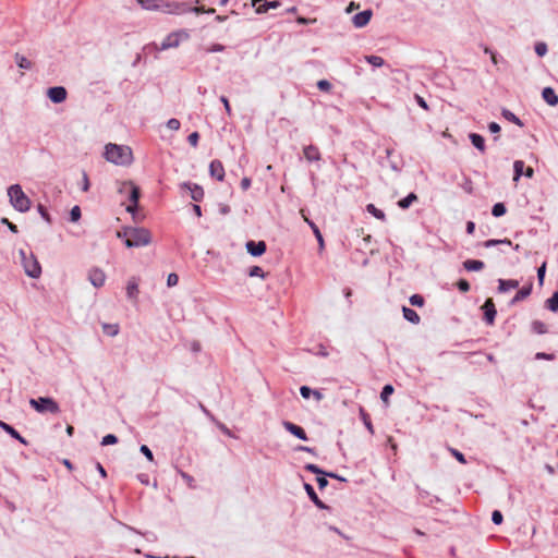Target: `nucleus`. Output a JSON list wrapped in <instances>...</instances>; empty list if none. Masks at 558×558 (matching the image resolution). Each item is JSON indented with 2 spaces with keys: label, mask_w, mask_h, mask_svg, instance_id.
<instances>
[{
  "label": "nucleus",
  "mask_w": 558,
  "mask_h": 558,
  "mask_svg": "<svg viewBox=\"0 0 558 558\" xmlns=\"http://www.w3.org/2000/svg\"><path fill=\"white\" fill-rule=\"evenodd\" d=\"M542 96L549 106H556L558 104V96L551 87H545L542 92Z\"/></svg>",
  "instance_id": "nucleus-21"
},
{
  "label": "nucleus",
  "mask_w": 558,
  "mask_h": 558,
  "mask_svg": "<svg viewBox=\"0 0 558 558\" xmlns=\"http://www.w3.org/2000/svg\"><path fill=\"white\" fill-rule=\"evenodd\" d=\"M138 293H140V290H138V280L136 278H131L129 281H128V284H126V296L128 299H130L131 301H134L136 302L137 301V298H138Z\"/></svg>",
  "instance_id": "nucleus-19"
},
{
  "label": "nucleus",
  "mask_w": 558,
  "mask_h": 558,
  "mask_svg": "<svg viewBox=\"0 0 558 558\" xmlns=\"http://www.w3.org/2000/svg\"><path fill=\"white\" fill-rule=\"evenodd\" d=\"M415 100L421 108L428 110V105L422 96L415 95Z\"/></svg>",
  "instance_id": "nucleus-59"
},
{
  "label": "nucleus",
  "mask_w": 558,
  "mask_h": 558,
  "mask_svg": "<svg viewBox=\"0 0 558 558\" xmlns=\"http://www.w3.org/2000/svg\"><path fill=\"white\" fill-rule=\"evenodd\" d=\"M504 117H505L507 120H509V121H511V122H513V123L518 124L519 126H522V125H523V123L521 122V120H520L515 114H513L511 111H509V110H505V111H504Z\"/></svg>",
  "instance_id": "nucleus-41"
},
{
  "label": "nucleus",
  "mask_w": 558,
  "mask_h": 558,
  "mask_svg": "<svg viewBox=\"0 0 558 558\" xmlns=\"http://www.w3.org/2000/svg\"><path fill=\"white\" fill-rule=\"evenodd\" d=\"M519 282L517 280H500L499 281V290L500 291H508L511 289L518 288Z\"/></svg>",
  "instance_id": "nucleus-30"
},
{
  "label": "nucleus",
  "mask_w": 558,
  "mask_h": 558,
  "mask_svg": "<svg viewBox=\"0 0 558 558\" xmlns=\"http://www.w3.org/2000/svg\"><path fill=\"white\" fill-rule=\"evenodd\" d=\"M514 175L513 181H518L521 175H525L526 178H532L534 174V170L532 167H525L524 161L517 160L513 165Z\"/></svg>",
  "instance_id": "nucleus-8"
},
{
  "label": "nucleus",
  "mask_w": 558,
  "mask_h": 558,
  "mask_svg": "<svg viewBox=\"0 0 558 558\" xmlns=\"http://www.w3.org/2000/svg\"><path fill=\"white\" fill-rule=\"evenodd\" d=\"M470 140H471L472 144L477 149H480L481 151H484V149H485V138L482 135L476 134V133H471L470 134Z\"/></svg>",
  "instance_id": "nucleus-27"
},
{
  "label": "nucleus",
  "mask_w": 558,
  "mask_h": 558,
  "mask_svg": "<svg viewBox=\"0 0 558 558\" xmlns=\"http://www.w3.org/2000/svg\"><path fill=\"white\" fill-rule=\"evenodd\" d=\"M547 306L553 312L558 311V292H555L551 298L547 300Z\"/></svg>",
  "instance_id": "nucleus-35"
},
{
  "label": "nucleus",
  "mask_w": 558,
  "mask_h": 558,
  "mask_svg": "<svg viewBox=\"0 0 558 558\" xmlns=\"http://www.w3.org/2000/svg\"><path fill=\"white\" fill-rule=\"evenodd\" d=\"M305 221L308 223V226L313 230V233L315 234V238L317 239V242L319 244V248L323 250L325 246V243H324V239H323L319 228L307 218L305 219Z\"/></svg>",
  "instance_id": "nucleus-26"
},
{
  "label": "nucleus",
  "mask_w": 558,
  "mask_h": 558,
  "mask_svg": "<svg viewBox=\"0 0 558 558\" xmlns=\"http://www.w3.org/2000/svg\"><path fill=\"white\" fill-rule=\"evenodd\" d=\"M282 426L287 432H289L296 438H299L301 440H307V435L301 426H299L290 421H283Z\"/></svg>",
  "instance_id": "nucleus-10"
},
{
  "label": "nucleus",
  "mask_w": 558,
  "mask_h": 558,
  "mask_svg": "<svg viewBox=\"0 0 558 558\" xmlns=\"http://www.w3.org/2000/svg\"><path fill=\"white\" fill-rule=\"evenodd\" d=\"M372 15H373L372 10H364L362 12L356 13L352 17L353 25L356 28H362V27L366 26L369 23Z\"/></svg>",
  "instance_id": "nucleus-12"
},
{
  "label": "nucleus",
  "mask_w": 558,
  "mask_h": 558,
  "mask_svg": "<svg viewBox=\"0 0 558 558\" xmlns=\"http://www.w3.org/2000/svg\"><path fill=\"white\" fill-rule=\"evenodd\" d=\"M366 210H367V213H369L371 215H373L375 218H377L379 220L386 219L385 213L383 210L378 209L374 204H368L366 206Z\"/></svg>",
  "instance_id": "nucleus-29"
},
{
  "label": "nucleus",
  "mask_w": 558,
  "mask_h": 558,
  "mask_svg": "<svg viewBox=\"0 0 558 558\" xmlns=\"http://www.w3.org/2000/svg\"><path fill=\"white\" fill-rule=\"evenodd\" d=\"M328 476H325V475H318L316 477V482H317V485L320 489H324L325 487L328 486V480H327Z\"/></svg>",
  "instance_id": "nucleus-52"
},
{
  "label": "nucleus",
  "mask_w": 558,
  "mask_h": 558,
  "mask_svg": "<svg viewBox=\"0 0 558 558\" xmlns=\"http://www.w3.org/2000/svg\"><path fill=\"white\" fill-rule=\"evenodd\" d=\"M417 199V196L415 193H410L409 195H407L404 198L400 199L398 202V206L402 209H407L409 208L413 202H415Z\"/></svg>",
  "instance_id": "nucleus-28"
},
{
  "label": "nucleus",
  "mask_w": 558,
  "mask_h": 558,
  "mask_svg": "<svg viewBox=\"0 0 558 558\" xmlns=\"http://www.w3.org/2000/svg\"><path fill=\"white\" fill-rule=\"evenodd\" d=\"M183 189H187L191 194V198L195 202H201L204 197V190L201 185L191 182H184L181 185Z\"/></svg>",
  "instance_id": "nucleus-13"
},
{
  "label": "nucleus",
  "mask_w": 558,
  "mask_h": 558,
  "mask_svg": "<svg viewBox=\"0 0 558 558\" xmlns=\"http://www.w3.org/2000/svg\"><path fill=\"white\" fill-rule=\"evenodd\" d=\"M19 254L21 256V262L25 274L34 279L39 278L41 275V267L34 254H27L24 250H20Z\"/></svg>",
  "instance_id": "nucleus-4"
},
{
  "label": "nucleus",
  "mask_w": 558,
  "mask_h": 558,
  "mask_svg": "<svg viewBox=\"0 0 558 558\" xmlns=\"http://www.w3.org/2000/svg\"><path fill=\"white\" fill-rule=\"evenodd\" d=\"M118 236L125 238V245L128 247H141L150 243V232L144 228H128L122 232H118Z\"/></svg>",
  "instance_id": "nucleus-2"
},
{
  "label": "nucleus",
  "mask_w": 558,
  "mask_h": 558,
  "mask_svg": "<svg viewBox=\"0 0 558 558\" xmlns=\"http://www.w3.org/2000/svg\"><path fill=\"white\" fill-rule=\"evenodd\" d=\"M245 248L248 254H251L254 257H257L266 252V243L264 241H247L245 244Z\"/></svg>",
  "instance_id": "nucleus-11"
},
{
  "label": "nucleus",
  "mask_w": 558,
  "mask_h": 558,
  "mask_svg": "<svg viewBox=\"0 0 558 558\" xmlns=\"http://www.w3.org/2000/svg\"><path fill=\"white\" fill-rule=\"evenodd\" d=\"M104 331L111 337H114L119 333V326L118 325H111V324H105L102 326Z\"/></svg>",
  "instance_id": "nucleus-36"
},
{
  "label": "nucleus",
  "mask_w": 558,
  "mask_h": 558,
  "mask_svg": "<svg viewBox=\"0 0 558 558\" xmlns=\"http://www.w3.org/2000/svg\"><path fill=\"white\" fill-rule=\"evenodd\" d=\"M317 87L322 92H329L331 89L332 85L327 80H320L317 82Z\"/></svg>",
  "instance_id": "nucleus-43"
},
{
  "label": "nucleus",
  "mask_w": 558,
  "mask_h": 558,
  "mask_svg": "<svg viewBox=\"0 0 558 558\" xmlns=\"http://www.w3.org/2000/svg\"><path fill=\"white\" fill-rule=\"evenodd\" d=\"M8 196L15 210L25 213L31 208V199L23 192L20 184H13L8 189Z\"/></svg>",
  "instance_id": "nucleus-3"
},
{
  "label": "nucleus",
  "mask_w": 558,
  "mask_h": 558,
  "mask_svg": "<svg viewBox=\"0 0 558 558\" xmlns=\"http://www.w3.org/2000/svg\"><path fill=\"white\" fill-rule=\"evenodd\" d=\"M402 313H403L404 319H407L408 322H410L412 324H418L421 320L420 315L414 310H412L410 307L403 306Z\"/></svg>",
  "instance_id": "nucleus-23"
},
{
  "label": "nucleus",
  "mask_w": 558,
  "mask_h": 558,
  "mask_svg": "<svg viewBox=\"0 0 558 558\" xmlns=\"http://www.w3.org/2000/svg\"><path fill=\"white\" fill-rule=\"evenodd\" d=\"M410 303L413 305V306H423L424 305V299L422 295L420 294H413L410 296Z\"/></svg>",
  "instance_id": "nucleus-42"
},
{
  "label": "nucleus",
  "mask_w": 558,
  "mask_h": 558,
  "mask_svg": "<svg viewBox=\"0 0 558 558\" xmlns=\"http://www.w3.org/2000/svg\"><path fill=\"white\" fill-rule=\"evenodd\" d=\"M492 520L495 524H500L502 522V514L500 511L498 510H495L493 513H492Z\"/></svg>",
  "instance_id": "nucleus-56"
},
{
  "label": "nucleus",
  "mask_w": 558,
  "mask_h": 558,
  "mask_svg": "<svg viewBox=\"0 0 558 558\" xmlns=\"http://www.w3.org/2000/svg\"><path fill=\"white\" fill-rule=\"evenodd\" d=\"M37 210L44 220H46L48 223L51 222L50 215L48 214L47 209L41 204H39L37 206Z\"/></svg>",
  "instance_id": "nucleus-45"
},
{
  "label": "nucleus",
  "mask_w": 558,
  "mask_h": 558,
  "mask_svg": "<svg viewBox=\"0 0 558 558\" xmlns=\"http://www.w3.org/2000/svg\"><path fill=\"white\" fill-rule=\"evenodd\" d=\"M209 174L215 178L217 181H223L225 179V168L220 160L215 159L209 165Z\"/></svg>",
  "instance_id": "nucleus-15"
},
{
  "label": "nucleus",
  "mask_w": 558,
  "mask_h": 558,
  "mask_svg": "<svg viewBox=\"0 0 558 558\" xmlns=\"http://www.w3.org/2000/svg\"><path fill=\"white\" fill-rule=\"evenodd\" d=\"M1 221H2V223H5V225L8 226V228H9L12 232H14V233H16V232H17V227H16V225H14V223L10 222L7 218H2V220H1Z\"/></svg>",
  "instance_id": "nucleus-64"
},
{
  "label": "nucleus",
  "mask_w": 558,
  "mask_h": 558,
  "mask_svg": "<svg viewBox=\"0 0 558 558\" xmlns=\"http://www.w3.org/2000/svg\"><path fill=\"white\" fill-rule=\"evenodd\" d=\"M304 158L308 162L319 161L322 159L320 151L315 145H307L303 148Z\"/></svg>",
  "instance_id": "nucleus-17"
},
{
  "label": "nucleus",
  "mask_w": 558,
  "mask_h": 558,
  "mask_svg": "<svg viewBox=\"0 0 558 558\" xmlns=\"http://www.w3.org/2000/svg\"><path fill=\"white\" fill-rule=\"evenodd\" d=\"M178 281H179V277L177 274L172 272V274H169L168 275V278H167V284L168 287H174L178 284Z\"/></svg>",
  "instance_id": "nucleus-50"
},
{
  "label": "nucleus",
  "mask_w": 558,
  "mask_h": 558,
  "mask_svg": "<svg viewBox=\"0 0 558 558\" xmlns=\"http://www.w3.org/2000/svg\"><path fill=\"white\" fill-rule=\"evenodd\" d=\"M531 291H532V284H530L529 287H523L522 289H520L517 292V294L514 295L512 301L518 302V301L525 299L526 296L530 295Z\"/></svg>",
  "instance_id": "nucleus-33"
},
{
  "label": "nucleus",
  "mask_w": 558,
  "mask_h": 558,
  "mask_svg": "<svg viewBox=\"0 0 558 558\" xmlns=\"http://www.w3.org/2000/svg\"><path fill=\"white\" fill-rule=\"evenodd\" d=\"M14 60H15V63L16 65L20 68V69H23V70H31L32 66H33V63L31 60H28L26 57L20 54V53H15L14 56Z\"/></svg>",
  "instance_id": "nucleus-25"
},
{
  "label": "nucleus",
  "mask_w": 558,
  "mask_h": 558,
  "mask_svg": "<svg viewBox=\"0 0 558 558\" xmlns=\"http://www.w3.org/2000/svg\"><path fill=\"white\" fill-rule=\"evenodd\" d=\"M167 8H168V12L177 13V14L189 12V11H194L196 13L201 12L199 8H196V7L192 8V7H189L185 3H177V2H174V3H171V4H167Z\"/></svg>",
  "instance_id": "nucleus-18"
},
{
  "label": "nucleus",
  "mask_w": 558,
  "mask_h": 558,
  "mask_svg": "<svg viewBox=\"0 0 558 558\" xmlns=\"http://www.w3.org/2000/svg\"><path fill=\"white\" fill-rule=\"evenodd\" d=\"M81 218V208L78 206H74L70 211V220L72 222H76Z\"/></svg>",
  "instance_id": "nucleus-44"
},
{
  "label": "nucleus",
  "mask_w": 558,
  "mask_h": 558,
  "mask_svg": "<svg viewBox=\"0 0 558 558\" xmlns=\"http://www.w3.org/2000/svg\"><path fill=\"white\" fill-rule=\"evenodd\" d=\"M104 156L107 161L117 166H129L133 161L132 149L126 145L109 143L105 146Z\"/></svg>",
  "instance_id": "nucleus-1"
},
{
  "label": "nucleus",
  "mask_w": 558,
  "mask_h": 558,
  "mask_svg": "<svg viewBox=\"0 0 558 558\" xmlns=\"http://www.w3.org/2000/svg\"><path fill=\"white\" fill-rule=\"evenodd\" d=\"M66 89L63 86L48 88L47 96L53 104H61L66 99Z\"/></svg>",
  "instance_id": "nucleus-7"
},
{
  "label": "nucleus",
  "mask_w": 558,
  "mask_h": 558,
  "mask_svg": "<svg viewBox=\"0 0 558 558\" xmlns=\"http://www.w3.org/2000/svg\"><path fill=\"white\" fill-rule=\"evenodd\" d=\"M220 101L223 104L225 109H226V112H227L229 116H231V107H230V105H229V100H228V98H227L226 96H221V97H220Z\"/></svg>",
  "instance_id": "nucleus-63"
},
{
  "label": "nucleus",
  "mask_w": 558,
  "mask_h": 558,
  "mask_svg": "<svg viewBox=\"0 0 558 558\" xmlns=\"http://www.w3.org/2000/svg\"><path fill=\"white\" fill-rule=\"evenodd\" d=\"M117 442H118V438L113 434H108V435L104 436L102 439H101V445L102 446L114 445Z\"/></svg>",
  "instance_id": "nucleus-39"
},
{
  "label": "nucleus",
  "mask_w": 558,
  "mask_h": 558,
  "mask_svg": "<svg viewBox=\"0 0 558 558\" xmlns=\"http://www.w3.org/2000/svg\"><path fill=\"white\" fill-rule=\"evenodd\" d=\"M451 454L462 464L466 463L464 454L454 448H449Z\"/></svg>",
  "instance_id": "nucleus-46"
},
{
  "label": "nucleus",
  "mask_w": 558,
  "mask_h": 558,
  "mask_svg": "<svg viewBox=\"0 0 558 558\" xmlns=\"http://www.w3.org/2000/svg\"><path fill=\"white\" fill-rule=\"evenodd\" d=\"M532 329H533V331H535L536 333H539V335L547 332V326L543 322H539V320L533 322Z\"/></svg>",
  "instance_id": "nucleus-34"
},
{
  "label": "nucleus",
  "mask_w": 558,
  "mask_h": 558,
  "mask_svg": "<svg viewBox=\"0 0 558 558\" xmlns=\"http://www.w3.org/2000/svg\"><path fill=\"white\" fill-rule=\"evenodd\" d=\"M304 489L310 497V499L314 502V505L319 509H327L328 507L318 498L317 494L315 493L313 486L311 484L305 483Z\"/></svg>",
  "instance_id": "nucleus-20"
},
{
  "label": "nucleus",
  "mask_w": 558,
  "mask_h": 558,
  "mask_svg": "<svg viewBox=\"0 0 558 558\" xmlns=\"http://www.w3.org/2000/svg\"><path fill=\"white\" fill-rule=\"evenodd\" d=\"M313 389L307 386H302L300 388V393L304 399H308L312 396Z\"/></svg>",
  "instance_id": "nucleus-55"
},
{
  "label": "nucleus",
  "mask_w": 558,
  "mask_h": 558,
  "mask_svg": "<svg viewBox=\"0 0 558 558\" xmlns=\"http://www.w3.org/2000/svg\"><path fill=\"white\" fill-rule=\"evenodd\" d=\"M248 276L265 278L266 274L264 272L263 268H260L259 266H253L248 271Z\"/></svg>",
  "instance_id": "nucleus-40"
},
{
  "label": "nucleus",
  "mask_w": 558,
  "mask_h": 558,
  "mask_svg": "<svg viewBox=\"0 0 558 558\" xmlns=\"http://www.w3.org/2000/svg\"><path fill=\"white\" fill-rule=\"evenodd\" d=\"M304 469L311 473H314V474H317V475H325V476H328V477H331V478H336V480H339V481H347L344 477L336 474V473H332V472H325L323 471L318 465L316 464H313V463H307Z\"/></svg>",
  "instance_id": "nucleus-16"
},
{
  "label": "nucleus",
  "mask_w": 558,
  "mask_h": 558,
  "mask_svg": "<svg viewBox=\"0 0 558 558\" xmlns=\"http://www.w3.org/2000/svg\"><path fill=\"white\" fill-rule=\"evenodd\" d=\"M535 359L536 360H548V361H551V360L555 359V356H554V354L538 352V353L535 354Z\"/></svg>",
  "instance_id": "nucleus-58"
},
{
  "label": "nucleus",
  "mask_w": 558,
  "mask_h": 558,
  "mask_svg": "<svg viewBox=\"0 0 558 558\" xmlns=\"http://www.w3.org/2000/svg\"><path fill=\"white\" fill-rule=\"evenodd\" d=\"M464 268L468 271H477L484 268L485 264L477 259H468L463 263Z\"/></svg>",
  "instance_id": "nucleus-24"
},
{
  "label": "nucleus",
  "mask_w": 558,
  "mask_h": 558,
  "mask_svg": "<svg viewBox=\"0 0 558 558\" xmlns=\"http://www.w3.org/2000/svg\"><path fill=\"white\" fill-rule=\"evenodd\" d=\"M223 50H225V46H222L220 44H214L213 46L207 48L208 52H221Z\"/></svg>",
  "instance_id": "nucleus-60"
},
{
  "label": "nucleus",
  "mask_w": 558,
  "mask_h": 558,
  "mask_svg": "<svg viewBox=\"0 0 558 558\" xmlns=\"http://www.w3.org/2000/svg\"><path fill=\"white\" fill-rule=\"evenodd\" d=\"M545 270H546V263H544L537 270V277H538V280H539V283L542 284L543 283V280H544V276H545Z\"/></svg>",
  "instance_id": "nucleus-61"
},
{
  "label": "nucleus",
  "mask_w": 558,
  "mask_h": 558,
  "mask_svg": "<svg viewBox=\"0 0 558 558\" xmlns=\"http://www.w3.org/2000/svg\"><path fill=\"white\" fill-rule=\"evenodd\" d=\"M199 134L197 132H193L187 136V142L191 146L196 147L198 144Z\"/></svg>",
  "instance_id": "nucleus-49"
},
{
  "label": "nucleus",
  "mask_w": 558,
  "mask_h": 558,
  "mask_svg": "<svg viewBox=\"0 0 558 558\" xmlns=\"http://www.w3.org/2000/svg\"><path fill=\"white\" fill-rule=\"evenodd\" d=\"M29 404L39 413L49 412L56 414L59 413L60 411L59 404L52 398L49 397H39L37 399H31Z\"/></svg>",
  "instance_id": "nucleus-6"
},
{
  "label": "nucleus",
  "mask_w": 558,
  "mask_h": 558,
  "mask_svg": "<svg viewBox=\"0 0 558 558\" xmlns=\"http://www.w3.org/2000/svg\"><path fill=\"white\" fill-rule=\"evenodd\" d=\"M492 214L495 217H500L506 214V206L502 203H497L493 206Z\"/></svg>",
  "instance_id": "nucleus-37"
},
{
  "label": "nucleus",
  "mask_w": 558,
  "mask_h": 558,
  "mask_svg": "<svg viewBox=\"0 0 558 558\" xmlns=\"http://www.w3.org/2000/svg\"><path fill=\"white\" fill-rule=\"evenodd\" d=\"M180 44V34L179 33H171L169 34L157 47L158 50H167L170 48H175Z\"/></svg>",
  "instance_id": "nucleus-14"
},
{
  "label": "nucleus",
  "mask_w": 558,
  "mask_h": 558,
  "mask_svg": "<svg viewBox=\"0 0 558 558\" xmlns=\"http://www.w3.org/2000/svg\"><path fill=\"white\" fill-rule=\"evenodd\" d=\"M393 392V387L391 385H386L384 386L381 392H380V398L384 402H387L388 401V398L392 395Z\"/></svg>",
  "instance_id": "nucleus-38"
},
{
  "label": "nucleus",
  "mask_w": 558,
  "mask_h": 558,
  "mask_svg": "<svg viewBox=\"0 0 558 558\" xmlns=\"http://www.w3.org/2000/svg\"><path fill=\"white\" fill-rule=\"evenodd\" d=\"M252 7L255 8V12L257 14H263L268 11L267 4L265 0H252Z\"/></svg>",
  "instance_id": "nucleus-31"
},
{
  "label": "nucleus",
  "mask_w": 558,
  "mask_h": 558,
  "mask_svg": "<svg viewBox=\"0 0 558 558\" xmlns=\"http://www.w3.org/2000/svg\"><path fill=\"white\" fill-rule=\"evenodd\" d=\"M88 280L95 288H100L105 284L106 275L100 268H92L88 271Z\"/></svg>",
  "instance_id": "nucleus-9"
},
{
  "label": "nucleus",
  "mask_w": 558,
  "mask_h": 558,
  "mask_svg": "<svg viewBox=\"0 0 558 558\" xmlns=\"http://www.w3.org/2000/svg\"><path fill=\"white\" fill-rule=\"evenodd\" d=\"M180 126H181V123L175 118H171L167 122V128L172 130V131H178L180 129Z\"/></svg>",
  "instance_id": "nucleus-47"
},
{
  "label": "nucleus",
  "mask_w": 558,
  "mask_h": 558,
  "mask_svg": "<svg viewBox=\"0 0 558 558\" xmlns=\"http://www.w3.org/2000/svg\"><path fill=\"white\" fill-rule=\"evenodd\" d=\"M458 289L461 292H468L470 290V283L466 280L461 279L458 281Z\"/></svg>",
  "instance_id": "nucleus-54"
},
{
  "label": "nucleus",
  "mask_w": 558,
  "mask_h": 558,
  "mask_svg": "<svg viewBox=\"0 0 558 558\" xmlns=\"http://www.w3.org/2000/svg\"><path fill=\"white\" fill-rule=\"evenodd\" d=\"M365 60L367 63H369L371 65L376 66V68L383 66L385 64V60L379 56H374V54L366 56Z\"/></svg>",
  "instance_id": "nucleus-32"
},
{
  "label": "nucleus",
  "mask_w": 558,
  "mask_h": 558,
  "mask_svg": "<svg viewBox=\"0 0 558 558\" xmlns=\"http://www.w3.org/2000/svg\"><path fill=\"white\" fill-rule=\"evenodd\" d=\"M0 427L14 439H17L22 444H26L24 437H22L21 434L13 426L0 421Z\"/></svg>",
  "instance_id": "nucleus-22"
},
{
  "label": "nucleus",
  "mask_w": 558,
  "mask_h": 558,
  "mask_svg": "<svg viewBox=\"0 0 558 558\" xmlns=\"http://www.w3.org/2000/svg\"><path fill=\"white\" fill-rule=\"evenodd\" d=\"M251 183H252L251 179H250V178H247V177H244V178L241 180V189H242L243 191L248 190V189L251 187Z\"/></svg>",
  "instance_id": "nucleus-62"
},
{
  "label": "nucleus",
  "mask_w": 558,
  "mask_h": 558,
  "mask_svg": "<svg viewBox=\"0 0 558 558\" xmlns=\"http://www.w3.org/2000/svg\"><path fill=\"white\" fill-rule=\"evenodd\" d=\"M120 194H128L130 205L126 206V211L133 214L137 208L140 198V189L133 182H123L119 187Z\"/></svg>",
  "instance_id": "nucleus-5"
},
{
  "label": "nucleus",
  "mask_w": 558,
  "mask_h": 558,
  "mask_svg": "<svg viewBox=\"0 0 558 558\" xmlns=\"http://www.w3.org/2000/svg\"><path fill=\"white\" fill-rule=\"evenodd\" d=\"M89 189V180L88 175L85 171H83V179H82V191L87 192Z\"/></svg>",
  "instance_id": "nucleus-57"
},
{
  "label": "nucleus",
  "mask_w": 558,
  "mask_h": 558,
  "mask_svg": "<svg viewBox=\"0 0 558 558\" xmlns=\"http://www.w3.org/2000/svg\"><path fill=\"white\" fill-rule=\"evenodd\" d=\"M140 451L149 460V461H153L154 460V456H153V452L151 450L146 446V445H142L141 448H140Z\"/></svg>",
  "instance_id": "nucleus-51"
},
{
  "label": "nucleus",
  "mask_w": 558,
  "mask_h": 558,
  "mask_svg": "<svg viewBox=\"0 0 558 558\" xmlns=\"http://www.w3.org/2000/svg\"><path fill=\"white\" fill-rule=\"evenodd\" d=\"M535 52L537 53V56L539 57H543L546 54L547 52V46L545 43H538L536 44L535 46Z\"/></svg>",
  "instance_id": "nucleus-48"
},
{
  "label": "nucleus",
  "mask_w": 558,
  "mask_h": 558,
  "mask_svg": "<svg viewBox=\"0 0 558 558\" xmlns=\"http://www.w3.org/2000/svg\"><path fill=\"white\" fill-rule=\"evenodd\" d=\"M481 310L483 313V319L488 324V299L482 304Z\"/></svg>",
  "instance_id": "nucleus-53"
}]
</instances>
